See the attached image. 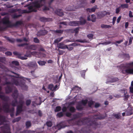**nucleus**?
<instances>
[{
    "mask_svg": "<svg viewBox=\"0 0 133 133\" xmlns=\"http://www.w3.org/2000/svg\"><path fill=\"white\" fill-rule=\"evenodd\" d=\"M67 110V108L65 107H63L62 109V110L63 112H65Z\"/></svg>",
    "mask_w": 133,
    "mask_h": 133,
    "instance_id": "338daca9",
    "label": "nucleus"
},
{
    "mask_svg": "<svg viewBox=\"0 0 133 133\" xmlns=\"http://www.w3.org/2000/svg\"><path fill=\"white\" fill-rule=\"evenodd\" d=\"M55 32L57 33H62L63 30H57L55 31Z\"/></svg>",
    "mask_w": 133,
    "mask_h": 133,
    "instance_id": "5fc2aeb1",
    "label": "nucleus"
},
{
    "mask_svg": "<svg viewBox=\"0 0 133 133\" xmlns=\"http://www.w3.org/2000/svg\"><path fill=\"white\" fill-rule=\"evenodd\" d=\"M18 58L22 60H26L27 59V57H26L22 56L21 55V54L19 55V56H18Z\"/></svg>",
    "mask_w": 133,
    "mask_h": 133,
    "instance_id": "ea45409f",
    "label": "nucleus"
},
{
    "mask_svg": "<svg viewBox=\"0 0 133 133\" xmlns=\"http://www.w3.org/2000/svg\"><path fill=\"white\" fill-rule=\"evenodd\" d=\"M93 35L92 34H89L87 35V37L90 39L92 38H93Z\"/></svg>",
    "mask_w": 133,
    "mask_h": 133,
    "instance_id": "4d7b16f0",
    "label": "nucleus"
},
{
    "mask_svg": "<svg viewBox=\"0 0 133 133\" xmlns=\"http://www.w3.org/2000/svg\"><path fill=\"white\" fill-rule=\"evenodd\" d=\"M80 21L79 22V25H83L85 24L87 22L86 20L84 18L82 17H81L79 18Z\"/></svg>",
    "mask_w": 133,
    "mask_h": 133,
    "instance_id": "f8f14e48",
    "label": "nucleus"
},
{
    "mask_svg": "<svg viewBox=\"0 0 133 133\" xmlns=\"http://www.w3.org/2000/svg\"><path fill=\"white\" fill-rule=\"evenodd\" d=\"M13 98L14 99V100L12 101L11 104L12 106L13 107H15L16 106V105L18 104L17 100L18 98L17 96L16 97Z\"/></svg>",
    "mask_w": 133,
    "mask_h": 133,
    "instance_id": "dca6fc26",
    "label": "nucleus"
},
{
    "mask_svg": "<svg viewBox=\"0 0 133 133\" xmlns=\"http://www.w3.org/2000/svg\"><path fill=\"white\" fill-rule=\"evenodd\" d=\"M5 54L7 56H11L12 55V53L9 51H8L5 53Z\"/></svg>",
    "mask_w": 133,
    "mask_h": 133,
    "instance_id": "13d9d810",
    "label": "nucleus"
},
{
    "mask_svg": "<svg viewBox=\"0 0 133 133\" xmlns=\"http://www.w3.org/2000/svg\"><path fill=\"white\" fill-rule=\"evenodd\" d=\"M11 63L12 64H14L15 65L18 66L19 65V63L17 61H13Z\"/></svg>",
    "mask_w": 133,
    "mask_h": 133,
    "instance_id": "4c0bfd02",
    "label": "nucleus"
},
{
    "mask_svg": "<svg viewBox=\"0 0 133 133\" xmlns=\"http://www.w3.org/2000/svg\"><path fill=\"white\" fill-rule=\"evenodd\" d=\"M69 25L72 26H79L78 21H71L69 23Z\"/></svg>",
    "mask_w": 133,
    "mask_h": 133,
    "instance_id": "4468645a",
    "label": "nucleus"
},
{
    "mask_svg": "<svg viewBox=\"0 0 133 133\" xmlns=\"http://www.w3.org/2000/svg\"><path fill=\"white\" fill-rule=\"evenodd\" d=\"M2 133H11L9 127L7 125L1 126L0 127Z\"/></svg>",
    "mask_w": 133,
    "mask_h": 133,
    "instance_id": "0eeeda50",
    "label": "nucleus"
},
{
    "mask_svg": "<svg viewBox=\"0 0 133 133\" xmlns=\"http://www.w3.org/2000/svg\"><path fill=\"white\" fill-rule=\"evenodd\" d=\"M11 72L14 74H16L17 75L16 76H15V77L19 78H21V79H23L24 80H25V79H26V80L28 81H29V82H30V79H29L28 78H25V77H23L22 76H19V74H17L16 73H15L14 72L12 71Z\"/></svg>",
    "mask_w": 133,
    "mask_h": 133,
    "instance_id": "ddd939ff",
    "label": "nucleus"
},
{
    "mask_svg": "<svg viewBox=\"0 0 133 133\" xmlns=\"http://www.w3.org/2000/svg\"><path fill=\"white\" fill-rule=\"evenodd\" d=\"M101 27L102 28L107 29L111 28V26L110 25H105L103 24L101 25Z\"/></svg>",
    "mask_w": 133,
    "mask_h": 133,
    "instance_id": "a878e982",
    "label": "nucleus"
},
{
    "mask_svg": "<svg viewBox=\"0 0 133 133\" xmlns=\"http://www.w3.org/2000/svg\"><path fill=\"white\" fill-rule=\"evenodd\" d=\"M39 102L38 103H36V102L35 101H32V105L33 106L35 107L36 106L35 105H40L42 103V98L41 97H39Z\"/></svg>",
    "mask_w": 133,
    "mask_h": 133,
    "instance_id": "412c9836",
    "label": "nucleus"
},
{
    "mask_svg": "<svg viewBox=\"0 0 133 133\" xmlns=\"http://www.w3.org/2000/svg\"><path fill=\"white\" fill-rule=\"evenodd\" d=\"M40 4L37 2H36L33 3L32 5L28 7L29 11L26 10H23V12L24 13H29L32 12H36L37 11L36 8H39L41 7Z\"/></svg>",
    "mask_w": 133,
    "mask_h": 133,
    "instance_id": "7ed1b4c3",
    "label": "nucleus"
},
{
    "mask_svg": "<svg viewBox=\"0 0 133 133\" xmlns=\"http://www.w3.org/2000/svg\"><path fill=\"white\" fill-rule=\"evenodd\" d=\"M94 102L92 100L89 101L88 102V105L90 107H91V106L94 104Z\"/></svg>",
    "mask_w": 133,
    "mask_h": 133,
    "instance_id": "58836bf2",
    "label": "nucleus"
},
{
    "mask_svg": "<svg viewBox=\"0 0 133 133\" xmlns=\"http://www.w3.org/2000/svg\"><path fill=\"white\" fill-rule=\"evenodd\" d=\"M2 22L3 24L6 25L7 27L11 28L12 23L7 18H4L2 20Z\"/></svg>",
    "mask_w": 133,
    "mask_h": 133,
    "instance_id": "6e6552de",
    "label": "nucleus"
},
{
    "mask_svg": "<svg viewBox=\"0 0 133 133\" xmlns=\"http://www.w3.org/2000/svg\"><path fill=\"white\" fill-rule=\"evenodd\" d=\"M34 42L36 43H39V40L37 37H35L34 38Z\"/></svg>",
    "mask_w": 133,
    "mask_h": 133,
    "instance_id": "c03bdc74",
    "label": "nucleus"
},
{
    "mask_svg": "<svg viewBox=\"0 0 133 133\" xmlns=\"http://www.w3.org/2000/svg\"><path fill=\"white\" fill-rule=\"evenodd\" d=\"M7 49L6 48L0 46V51H5Z\"/></svg>",
    "mask_w": 133,
    "mask_h": 133,
    "instance_id": "052dcab7",
    "label": "nucleus"
},
{
    "mask_svg": "<svg viewBox=\"0 0 133 133\" xmlns=\"http://www.w3.org/2000/svg\"><path fill=\"white\" fill-rule=\"evenodd\" d=\"M47 33L48 31L45 29L40 30L37 32V36H44L47 34Z\"/></svg>",
    "mask_w": 133,
    "mask_h": 133,
    "instance_id": "9b49d317",
    "label": "nucleus"
},
{
    "mask_svg": "<svg viewBox=\"0 0 133 133\" xmlns=\"http://www.w3.org/2000/svg\"><path fill=\"white\" fill-rule=\"evenodd\" d=\"M46 125L48 127H51L52 126V123L51 121H48L46 122Z\"/></svg>",
    "mask_w": 133,
    "mask_h": 133,
    "instance_id": "e433bc0d",
    "label": "nucleus"
},
{
    "mask_svg": "<svg viewBox=\"0 0 133 133\" xmlns=\"http://www.w3.org/2000/svg\"><path fill=\"white\" fill-rule=\"evenodd\" d=\"M7 39L11 43H13L15 41V40L14 39L10 38L9 37L7 38Z\"/></svg>",
    "mask_w": 133,
    "mask_h": 133,
    "instance_id": "37998d69",
    "label": "nucleus"
},
{
    "mask_svg": "<svg viewBox=\"0 0 133 133\" xmlns=\"http://www.w3.org/2000/svg\"><path fill=\"white\" fill-rule=\"evenodd\" d=\"M3 108L4 111L6 113H10V116L11 117H14V107L11 108H10V106L7 103H6L3 105Z\"/></svg>",
    "mask_w": 133,
    "mask_h": 133,
    "instance_id": "39448f33",
    "label": "nucleus"
},
{
    "mask_svg": "<svg viewBox=\"0 0 133 133\" xmlns=\"http://www.w3.org/2000/svg\"><path fill=\"white\" fill-rule=\"evenodd\" d=\"M126 114L128 116L131 115L132 114V111L130 110L129 111H127L126 112Z\"/></svg>",
    "mask_w": 133,
    "mask_h": 133,
    "instance_id": "680f3d73",
    "label": "nucleus"
},
{
    "mask_svg": "<svg viewBox=\"0 0 133 133\" xmlns=\"http://www.w3.org/2000/svg\"><path fill=\"white\" fill-rule=\"evenodd\" d=\"M2 90V87L0 86V94H2V92L1 91ZM0 98L2 100L5 101H8L9 99V97L8 96H6L4 95H2L0 94Z\"/></svg>",
    "mask_w": 133,
    "mask_h": 133,
    "instance_id": "9d476101",
    "label": "nucleus"
},
{
    "mask_svg": "<svg viewBox=\"0 0 133 133\" xmlns=\"http://www.w3.org/2000/svg\"><path fill=\"white\" fill-rule=\"evenodd\" d=\"M87 70V69L86 70H83L81 71V76L84 78L85 77V73Z\"/></svg>",
    "mask_w": 133,
    "mask_h": 133,
    "instance_id": "c85d7f7f",
    "label": "nucleus"
},
{
    "mask_svg": "<svg viewBox=\"0 0 133 133\" xmlns=\"http://www.w3.org/2000/svg\"><path fill=\"white\" fill-rule=\"evenodd\" d=\"M79 118L78 115L77 114H75L73 115V117L71 119V120L75 119L77 118Z\"/></svg>",
    "mask_w": 133,
    "mask_h": 133,
    "instance_id": "603ef678",
    "label": "nucleus"
},
{
    "mask_svg": "<svg viewBox=\"0 0 133 133\" xmlns=\"http://www.w3.org/2000/svg\"><path fill=\"white\" fill-rule=\"evenodd\" d=\"M121 10V8L120 6L117 8L116 10L115 13L116 14H118Z\"/></svg>",
    "mask_w": 133,
    "mask_h": 133,
    "instance_id": "49530a36",
    "label": "nucleus"
},
{
    "mask_svg": "<svg viewBox=\"0 0 133 133\" xmlns=\"http://www.w3.org/2000/svg\"><path fill=\"white\" fill-rule=\"evenodd\" d=\"M61 107L60 106H57L55 109V112H58L61 110Z\"/></svg>",
    "mask_w": 133,
    "mask_h": 133,
    "instance_id": "79ce46f5",
    "label": "nucleus"
},
{
    "mask_svg": "<svg viewBox=\"0 0 133 133\" xmlns=\"http://www.w3.org/2000/svg\"><path fill=\"white\" fill-rule=\"evenodd\" d=\"M32 131L30 130H24L21 131L19 133H32Z\"/></svg>",
    "mask_w": 133,
    "mask_h": 133,
    "instance_id": "a19ab883",
    "label": "nucleus"
},
{
    "mask_svg": "<svg viewBox=\"0 0 133 133\" xmlns=\"http://www.w3.org/2000/svg\"><path fill=\"white\" fill-rule=\"evenodd\" d=\"M63 115V114L62 112H58L57 114V116L59 117L60 118L62 117Z\"/></svg>",
    "mask_w": 133,
    "mask_h": 133,
    "instance_id": "09e8293b",
    "label": "nucleus"
},
{
    "mask_svg": "<svg viewBox=\"0 0 133 133\" xmlns=\"http://www.w3.org/2000/svg\"><path fill=\"white\" fill-rule=\"evenodd\" d=\"M66 126L63 123L61 122L57 124L56 126V127L58 128V130H59L62 128H64Z\"/></svg>",
    "mask_w": 133,
    "mask_h": 133,
    "instance_id": "aec40b11",
    "label": "nucleus"
},
{
    "mask_svg": "<svg viewBox=\"0 0 133 133\" xmlns=\"http://www.w3.org/2000/svg\"><path fill=\"white\" fill-rule=\"evenodd\" d=\"M23 108H21L19 106H17V109H16V116H18V115L23 111Z\"/></svg>",
    "mask_w": 133,
    "mask_h": 133,
    "instance_id": "a211bd4d",
    "label": "nucleus"
},
{
    "mask_svg": "<svg viewBox=\"0 0 133 133\" xmlns=\"http://www.w3.org/2000/svg\"><path fill=\"white\" fill-rule=\"evenodd\" d=\"M66 49H68L69 51H71L73 49V48L72 47H68L67 45H66Z\"/></svg>",
    "mask_w": 133,
    "mask_h": 133,
    "instance_id": "69168bd1",
    "label": "nucleus"
},
{
    "mask_svg": "<svg viewBox=\"0 0 133 133\" xmlns=\"http://www.w3.org/2000/svg\"><path fill=\"white\" fill-rule=\"evenodd\" d=\"M120 8L122 9L128 8V4H121L120 6Z\"/></svg>",
    "mask_w": 133,
    "mask_h": 133,
    "instance_id": "cd10ccee",
    "label": "nucleus"
},
{
    "mask_svg": "<svg viewBox=\"0 0 133 133\" xmlns=\"http://www.w3.org/2000/svg\"><path fill=\"white\" fill-rule=\"evenodd\" d=\"M63 37H62L61 38H58L55 40L54 42L55 43H58V42H61L63 39Z\"/></svg>",
    "mask_w": 133,
    "mask_h": 133,
    "instance_id": "bb28decb",
    "label": "nucleus"
},
{
    "mask_svg": "<svg viewBox=\"0 0 133 133\" xmlns=\"http://www.w3.org/2000/svg\"><path fill=\"white\" fill-rule=\"evenodd\" d=\"M88 102V100L87 99L83 100L82 101V103L84 105H85Z\"/></svg>",
    "mask_w": 133,
    "mask_h": 133,
    "instance_id": "a18cd8bd",
    "label": "nucleus"
},
{
    "mask_svg": "<svg viewBox=\"0 0 133 133\" xmlns=\"http://www.w3.org/2000/svg\"><path fill=\"white\" fill-rule=\"evenodd\" d=\"M76 42H79L81 43H84L86 42H87L86 40L85 39L82 40L80 39H77L76 40Z\"/></svg>",
    "mask_w": 133,
    "mask_h": 133,
    "instance_id": "3c124183",
    "label": "nucleus"
},
{
    "mask_svg": "<svg viewBox=\"0 0 133 133\" xmlns=\"http://www.w3.org/2000/svg\"><path fill=\"white\" fill-rule=\"evenodd\" d=\"M28 45V43H25L21 44H18L17 46L18 47H23L25 45Z\"/></svg>",
    "mask_w": 133,
    "mask_h": 133,
    "instance_id": "de8ad7c7",
    "label": "nucleus"
},
{
    "mask_svg": "<svg viewBox=\"0 0 133 133\" xmlns=\"http://www.w3.org/2000/svg\"><path fill=\"white\" fill-rule=\"evenodd\" d=\"M96 9V7L95 6L91 8V12H94L95 11V10Z\"/></svg>",
    "mask_w": 133,
    "mask_h": 133,
    "instance_id": "0e129e2a",
    "label": "nucleus"
},
{
    "mask_svg": "<svg viewBox=\"0 0 133 133\" xmlns=\"http://www.w3.org/2000/svg\"><path fill=\"white\" fill-rule=\"evenodd\" d=\"M49 10V8L45 6H44L43 8V10L44 11L46 10Z\"/></svg>",
    "mask_w": 133,
    "mask_h": 133,
    "instance_id": "6e6d98bb",
    "label": "nucleus"
},
{
    "mask_svg": "<svg viewBox=\"0 0 133 133\" xmlns=\"http://www.w3.org/2000/svg\"><path fill=\"white\" fill-rule=\"evenodd\" d=\"M52 19L50 18H46L44 17H42L40 18V20L42 22H46L50 21L52 20Z\"/></svg>",
    "mask_w": 133,
    "mask_h": 133,
    "instance_id": "5701e85b",
    "label": "nucleus"
},
{
    "mask_svg": "<svg viewBox=\"0 0 133 133\" xmlns=\"http://www.w3.org/2000/svg\"><path fill=\"white\" fill-rule=\"evenodd\" d=\"M69 110L71 112L74 113L75 112L76 110L74 107L71 106L70 107Z\"/></svg>",
    "mask_w": 133,
    "mask_h": 133,
    "instance_id": "7c9ffc66",
    "label": "nucleus"
},
{
    "mask_svg": "<svg viewBox=\"0 0 133 133\" xmlns=\"http://www.w3.org/2000/svg\"><path fill=\"white\" fill-rule=\"evenodd\" d=\"M18 90L16 89H15L12 95V96L13 97H16L17 96L18 98Z\"/></svg>",
    "mask_w": 133,
    "mask_h": 133,
    "instance_id": "b1692460",
    "label": "nucleus"
},
{
    "mask_svg": "<svg viewBox=\"0 0 133 133\" xmlns=\"http://www.w3.org/2000/svg\"><path fill=\"white\" fill-rule=\"evenodd\" d=\"M76 108L79 110H82L83 109L82 105L80 104H77L76 106Z\"/></svg>",
    "mask_w": 133,
    "mask_h": 133,
    "instance_id": "473e14b6",
    "label": "nucleus"
},
{
    "mask_svg": "<svg viewBox=\"0 0 133 133\" xmlns=\"http://www.w3.org/2000/svg\"><path fill=\"white\" fill-rule=\"evenodd\" d=\"M91 21L93 22H95L96 21V17L95 15L94 14L92 15H91Z\"/></svg>",
    "mask_w": 133,
    "mask_h": 133,
    "instance_id": "f704fd0d",
    "label": "nucleus"
},
{
    "mask_svg": "<svg viewBox=\"0 0 133 133\" xmlns=\"http://www.w3.org/2000/svg\"><path fill=\"white\" fill-rule=\"evenodd\" d=\"M37 63L39 65L41 66L44 65L46 63V62L45 61H38Z\"/></svg>",
    "mask_w": 133,
    "mask_h": 133,
    "instance_id": "2f4dec72",
    "label": "nucleus"
},
{
    "mask_svg": "<svg viewBox=\"0 0 133 133\" xmlns=\"http://www.w3.org/2000/svg\"><path fill=\"white\" fill-rule=\"evenodd\" d=\"M5 84L7 85L5 87V90L6 94H9L12 91V87L13 84H14L16 86H19L22 88L25 87V88L27 87L24 83H22L21 82H19L18 79H14L13 83L10 82H6Z\"/></svg>",
    "mask_w": 133,
    "mask_h": 133,
    "instance_id": "f03ea898",
    "label": "nucleus"
},
{
    "mask_svg": "<svg viewBox=\"0 0 133 133\" xmlns=\"http://www.w3.org/2000/svg\"><path fill=\"white\" fill-rule=\"evenodd\" d=\"M25 124L26 128H28L31 126V123L29 121H27L26 122Z\"/></svg>",
    "mask_w": 133,
    "mask_h": 133,
    "instance_id": "72a5a7b5",
    "label": "nucleus"
},
{
    "mask_svg": "<svg viewBox=\"0 0 133 133\" xmlns=\"http://www.w3.org/2000/svg\"><path fill=\"white\" fill-rule=\"evenodd\" d=\"M68 45L70 46H76L78 45V44L75 43H74L69 45Z\"/></svg>",
    "mask_w": 133,
    "mask_h": 133,
    "instance_id": "bf43d9fd",
    "label": "nucleus"
},
{
    "mask_svg": "<svg viewBox=\"0 0 133 133\" xmlns=\"http://www.w3.org/2000/svg\"><path fill=\"white\" fill-rule=\"evenodd\" d=\"M31 103V101L30 99H27L26 102V105L27 106L29 105Z\"/></svg>",
    "mask_w": 133,
    "mask_h": 133,
    "instance_id": "8fccbe9b",
    "label": "nucleus"
},
{
    "mask_svg": "<svg viewBox=\"0 0 133 133\" xmlns=\"http://www.w3.org/2000/svg\"><path fill=\"white\" fill-rule=\"evenodd\" d=\"M126 66H125L124 67L127 69L124 71L122 70V73L133 74V62L126 63Z\"/></svg>",
    "mask_w": 133,
    "mask_h": 133,
    "instance_id": "20e7f679",
    "label": "nucleus"
},
{
    "mask_svg": "<svg viewBox=\"0 0 133 133\" xmlns=\"http://www.w3.org/2000/svg\"><path fill=\"white\" fill-rule=\"evenodd\" d=\"M57 47L59 49H66V45H64L63 43H60L58 44L57 45Z\"/></svg>",
    "mask_w": 133,
    "mask_h": 133,
    "instance_id": "4be33fe9",
    "label": "nucleus"
},
{
    "mask_svg": "<svg viewBox=\"0 0 133 133\" xmlns=\"http://www.w3.org/2000/svg\"><path fill=\"white\" fill-rule=\"evenodd\" d=\"M93 116L94 118L95 119L94 121H92L90 118L85 117L83 118L82 120H78L76 122V124L78 125L87 124L90 128L96 129L99 127V124L95 121L98 119L101 120L104 119L105 116L104 115L100 113L97 115H94Z\"/></svg>",
    "mask_w": 133,
    "mask_h": 133,
    "instance_id": "f257e3e1",
    "label": "nucleus"
},
{
    "mask_svg": "<svg viewBox=\"0 0 133 133\" xmlns=\"http://www.w3.org/2000/svg\"><path fill=\"white\" fill-rule=\"evenodd\" d=\"M39 45H32L28 46L26 48V49H30L32 50H36L39 47Z\"/></svg>",
    "mask_w": 133,
    "mask_h": 133,
    "instance_id": "1a4fd4ad",
    "label": "nucleus"
},
{
    "mask_svg": "<svg viewBox=\"0 0 133 133\" xmlns=\"http://www.w3.org/2000/svg\"><path fill=\"white\" fill-rule=\"evenodd\" d=\"M96 9V7L95 6L91 8V12H94L95 11V10Z\"/></svg>",
    "mask_w": 133,
    "mask_h": 133,
    "instance_id": "e2e57ef3",
    "label": "nucleus"
},
{
    "mask_svg": "<svg viewBox=\"0 0 133 133\" xmlns=\"http://www.w3.org/2000/svg\"><path fill=\"white\" fill-rule=\"evenodd\" d=\"M2 110L1 108L0 107V112H1ZM5 120V117L4 116L1 115L0 114V122H4Z\"/></svg>",
    "mask_w": 133,
    "mask_h": 133,
    "instance_id": "393cba45",
    "label": "nucleus"
},
{
    "mask_svg": "<svg viewBox=\"0 0 133 133\" xmlns=\"http://www.w3.org/2000/svg\"><path fill=\"white\" fill-rule=\"evenodd\" d=\"M39 46H40V48L39 49V50L41 51H45V50L44 49V48L42 47L41 46L39 45Z\"/></svg>",
    "mask_w": 133,
    "mask_h": 133,
    "instance_id": "774afa93",
    "label": "nucleus"
},
{
    "mask_svg": "<svg viewBox=\"0 0 133 133\" xmlns=\"http://www.w3.org/2000/svg\"><path fill=\"white\" fill-rule=\"evenodd\" d=\"M22 23V22L21 21H17L14 24H12L11 28L18 26L21 25Z\"/></svg>",
    "mask_w": 133,
    "mask_h": 133,
    "instance_id": "2eb2a0df",
    "label": "nucleus"
},
{
    "mask_svg": "<svg viewBox=\"0 0 133 133\" xmlns=\"http://www.w3.org/2000/svg\"><path fill=\"white\" fill-rule=\"evenodd\" d=\"M21 119L20 117H19L14 119L12 121V122L14 123L16 122H18Z\"/></svg>",
    "mask_w": 133,
    "mask_h": 133,
    "instance_id": "c756f323",
    "label": "nucleus"
},
{
    "mask_svg": "<svg viewBox=\"0 0 133 133\" xmlns=\"http://www.w3.org/2000/svg\"><path fill=\"white\" fill-rule=\"evenodd\" d=\"M55 13L58 15L60 16H62L64 15L63 13L61 10L59 9L56 10L55 11Z\"/></svg>",
    "mask_w": 133,
    "mask_h": 133,
    "instance_id": "f3484780",
    "label": "nucleus"
},
{
    "mask_svg": "<svg viewBox=\"0 0 133 133\" xmlns=\"http://www.w3.org/2000/svg\"><path fill=\"white\" fill-rule=\"evenodd\" d=\"M119 79L116 77L114 76H108L107 79V83H113L118 81Z\"/></svg>",
    "mask_w": 133,
    "mask_h": 133,
    "instance_id": "423d86ee",
    "label": "nucleus"
},
{
    "mask_svg": "<svg viewBox=\"0 0 133 133\" xmlns=\"http://www.w3.org/2000/svg\"><path fill=\"white\" fill-rule=\"evenodd\" d=\"M112 43V42H110V41H108V42H107L103 43H99V44H102L103 45H107L111 43Z\"/></svg>",
    "mask_w": 133,
    "mask_h": 133,
    "instance_id": "864d4df0",
    "label": "nucleus"
},
{
    "mask_svg": "<svg viewBox=\"0 0 133 133\" xmlns=\"http://www.w3.org/2000/svg\"><path fill=\"white\" fill-rule=\"evenodd\" d=\"M127 90L126 89H124L121 90V91H124V101H127L128 100V98L129 97V96L128 95H126V94L127 93V91L125 92V91Z\"/></svg>",
    "mask_w": 133,
    "mask_h": 133,
    "instance_id": "6ab92c4d",
    "label": "nucleus"
},
{
    "mask_svg": "<svg viewBox=\"0 0 133 133\" xmlns=\"http://www.w3.org/2000/svg\"><path fill=\"white\" fill-rule=\"evenodd\" d=\"M48 89L52 91H53L54 86L53 84H50L48 85Z\"/></svg>",
    "mask_w": 133,
    "mask_h": 133,
    "instance_id": "c9c22d12",
    "label": "nucleus"
}]
</instances>
